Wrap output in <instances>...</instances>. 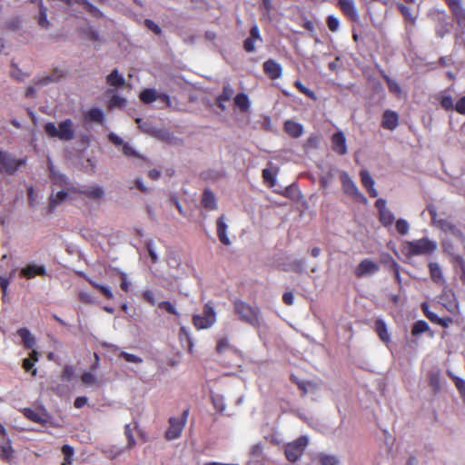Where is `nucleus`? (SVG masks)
<instances>
[{"label": "nucleus", "instance_id": "46", "mask_svg": "<svg viewBox=\"0 0 465 465\" xmlns=\"http://www.w3.org/2000/svg\"><path fill=\"white\" fill-rule=\"evenodd\" d=\"M440 104L447 111L453 110L454 108V103L450 95L441 94Z\"/></svg>", "mask_w": 465, "mask_h": 465}, {"label": "nucleus", "instance_id": "51", "mask_svg": "<svg viewBox=\"0 0 465 465\" xmlns=\"http://www.w3.org/2000/svg\"><path fill=\"white\" fill-rule=\"evenodd\" d=\"M132 426L131 424H126L125 425V431H124V434L126 436V439H127V444H128V447H133L135 443L134 441V436H133V433H132Z\"/></svg>", "mask_w": 465, "mask_h": 465}, {"label": "nucleus", "instance_id": "34", "mask_svg": "<svg viewBox=\"0 0 465 465\" xmlns=\"http://www.w3.org/2000/svg\"><path fill=\"white\" fill-rule=\"evenodd\" d=\"M379 220L382 225L390 226L393 223L395 217L394 214L387 209L379 213Z\"/></svg>", "mask_w": 465, "mask_h": 465}, {"label": "nucleus", "instance_id": "33", "mask_svg": "<svg viewBox=\"0 0 465 465\" xmlns=\"http://www.w3.org/2000/svg\"><path fill=\"white\" fill-rule=\"evenodd\" d=\"M6 441L0 446V456L5 461H11L13 457V449L10 445L9 440L5 439Z\"/></svg>", "mask_w": 465, "mask_h": 465}, {"label": "nucleus", "instance_id": "37", "mask_svg": "<svg viewBox=\"0 0 465 465\" xmlns=\"http://www.w3.org/2000/svg\"><path fill=\"white\" fill-rule=\"evenodd\" d=\"M86 280L96 289H98L106 298L113 299L114 294L111 289L106 285H102L90 278H86Z\"/></svg>", "mask_w": 465, "mask_h": 465}, {"label": "nucleus", "instance_id": "9", "mask_svg": "<svg viewBox=\"0 0 465 465\" xmlns=\"http://www.w3.org/2000/svg\"><path fill=\"white\" fill-rule=\"evenodd\" d=\"M25 163V160H17L6 152L0 151V169L13 173L16 169Z\"/></svg>", "mask_w": 465, "mask_h": 465}, {"label": "nucleus", "instance_id": "35", "mask_svg": "<svg viewBox=\"0 0 465 465\" xmlns=\"http://www.w3.org/2000/svg\"><path fill=\"white\" fill-rule=\"evenodd\" d=\"M211 398H212L213 407L217 411L223 412L225 411V409H226L225 400L223 395L215 394V395H212Z\"/></svg>", "mask_w": 465, "mask_h": 465}, {"label": "nucleus", "instance_id": "41", "mask_svg": "<svg viewBox=\"0 0 465 465\" xmlns=\"http://www.w3.org/2000/svg\"><path fill=\"white\" fill-rule=\"evenodd\" d=\"M94 372L95 371H89V372H84L81 377L83 383L85 385H88V386H94V385L97 384L98 380H97Z\"/></svg>", "mask_w": 465, "mask_h": 465}, {"label": "nucleus", "instance_id": "53", "mask_svg": "<svg viewBox=\"0 0 465 465\" xmlns=\"http://www.w3.org/2000/svg\"><path fill=\"white\" fill-rule=\"evenodd\" d=\"M453 110L460 114H465V96L460 97L459 101L454 104Z\"/></svg>", "mask_w": 465, "mask_h": 465}, {"label": "nucleus", "instance_id": "63", "mask_svg": "<svg viewBox=\"0 0 465 465\" xmlns=\"http://www.w3.org/2000/svg\"><path fill=\"white\" fill-rule=\"evenodd\" d=\"M422 309L426 316L433 322H436L438 320V316L428 310V306L426 304H422Z\"/></svg>", "mask_w": 465, "mask_h": 465}, {"label": "nucleus", "instance_id": "57", "mask_svg": "<svg viewBox=\"0 0 465 465\" xmlns=\"http://www.w3.org/2000/svg\"><path fill=\"white\" fill-rule=\"evenodd\" d=\"M255 40L248 37L243 44L244 49L246 52L252 53L255 50Z\"/></svg>", "mask_w": 465, "mask_h": 465}, {"label": "nucleus", "instance_id": "8", "mask_svg": "<svg viewBox=\"0 0 465 465\" xmlns=\"http://www.w3.org/2000/svg\"><path fill=\"white\" fill-rule=\"evenodd\" d=\"M343 191L346 194L353 197L358 201H365L364 195L360 193L354 182L351 179L347 173L341 172L340 174Z\"/></svg>", "mask_w": 465, "mask_h": 465}, {"label": "nucleus", "instance_id": "13", "mask_svg": "<svg viewBox=\"0 0 465 465\" xmlns=\"http://www.w3.org/2000/svg\"><path fill=\"white\" fill-rule=\"evenodd\" d=\"M338 5L341 9L343 14L346 16H348L351 20H359L360 15L357 11L354 0H338Z\"/></svg>", "mask_w": 465, "mask_h": 465}, {"label": "nucleus", "instance_id": "18", "mask_svg": "<svg viewBox=\"0 0 465 465\" xmlns=\"http://www.w3.org/2000/svg\"><path fill=\"white\" fill-rule=\"evenodd\" d=\"M399 124L398 114L391 110H387L383 114L382 126L389 130H394Z\"/></svg>", "mask_w": 465, "mask_h": 465}, {"label": "nucleus", "instance_id": "22", "mask_svg": "<svg viewBox=\"0 0 465 465\" xmlns=\"http://www.w3.org/2000/svg\"><path fill=\"white\" fill-rule=\"evenodd\" d=\"M233 93L234 91L229 84L223 86V93L216 99V104L222 111L226 109L225 102L232 98Z\"/></svg>", "mask_w": 465, "mask_h": 465}, {"label": "nucleus", "instance_id": "25", "mask_svg": "<svg viewBox=\"0 0 465 465\" xmlns=\"http://www.w3.org/2000/svg\"><path fill=\"white\" fill-rule=\"evenodd\" d=\"M106 80L107 84L114 87L122 86L125 83L124 76L117 69L113 70L112 73L108 74Z\"/></svg>", "mask_w": 465, "mask_h": 465}, {"label": "nucleus", "instance_id": "32", "mask_svg": "<svg viewBox=\"0 0 465 465\" xmlns=\"http://www.w3.org/2000/svg\"><path fill=\"white\" fill-rule=\"evenodd\" d=\"M37 22H38V25L42 28H45L46 29L50 25V22L47 19V9L43 5L42 2H40V5H39V16H38Z\"/></svg>", "mask_w": 465, "mask_h": 465}, {"label": "nucleus", "instance_id": "10", "mask_svg": "<svg viewBox=\"0 0 465 465\" xmlns=\"http://www.w3.org/2000/svg\"><path fill=\"white\" fill-rule=\"evenodd\" d=\"M380 270L377 262L371 259L362 260L355 268L354 274L358 278H362L376 273Z\"/></svg>", "mask_w": 465, "mask_h": 465}, {"label": "nucleus", "instance_id": "59", "mask_svg": "<svg viewBox=\"0 0 465 465\" xmlns=\"http://www.w3.org/2000/svg\"><path fill=\"white\" fill-rule=\"evenodd\" d=\"M145 25L148 29L159 35L161 33V28L152 20H145Z\"/></svg>", "mask_w": 465, "mask_h": 465}, {"label": "nucleus", "instance_id": "62", "mask_svg": "<svg viewBox=\"0 0 465 465\" xmlns=\"http://www.w3.org/2000/svg\"><path fill=\"white\" fill-rule=\"evenodd\" d=\"M143 296L152 305H155L156 304V300L154 298V295H153V292L145 291V292H143Z\"/></svg>", "mask_w": 465, "mask_h": 465}, {"label": "nucleus", "instance_id": "43", "mask_svg": "<svg viewBox=\"0 0 465 465\" xmlns=\"http://www.w3.org/2000/svg\"><path fill=\"white\" fill-rule=\"evenodd\" d=\"M119 356L122 357L123 359H124L127 362L139 364L143 361L141 357H139L135 354L126 352L124 351H121Z\"/></svg>", "mask_w": 465, "mask_h": 465}, {"label": "nucleus", "instance_id": "39", "mask_svg": "<svg viewBox=\"0 0 465 465\" xmlns=\"http://www.w3.org/2000/svg\"><path fill=\"white\" fill-rule=\"evenodd\" d=\"M62 452L64 457V461L62 463V465H71L74 461L73 456H74V450L69 445H64L62 448Z\"/></svg>", "mask_w": 465, "mask_h": 465}, {"label": "nucleus", "instance_id": "17", "mask_svg": "<svg viewBox=\"0 0 465 465\" xmlns=\"http://www.w3.org/2000/svg\"><path fill=\"white\" fill-rule=\"evenodd\" d=\"M45 268L44 265L28 264L21 270V275L25 278L31 279L35 275H45Z\"/></svg>", "mask_w": 465, "mask_h": 465}, {"label": "nucleus", "instance_id": "11", "mask_svg": "<svg viewBox=\"0 0 465 465\" xmlns=\"http://www.w3.org/2000/svg\"><path fill=\"white\" fill-rule=\"evenodd\" d=\"M331 148L333 152L340 155H344L348 152L347 140L342 131H338L331 137Z\"/></svg>", "mask_w": 465, "mask_h": 465}, {"label": "nucleus", "instance_id": "54", "mask_svg": "<svg viewBox=\"0 0 465 465\" xmlns=\"http://www.w3.org/2000/svg\"><path fill=\"white\" fill-rule=\"evenodd\" d=\"M250 38H252L256 42L257 41H259V42L262 41V39L261 37V35H260L259 27H258L257 25H253L252 27L251 28Z\"/></svg>", "mask_w": 465, "mask_h": 465}, {"label": "nucleus", "instance_id": "38", "mask_svg": "<svg viewBox=\"0 0 465 465\" xmlns=\"http://www.w3.org/2000/svg\"><path fill=\"white\" fill-rule=\"evenodd\" d=\"M86 117L90 121L102 123L104 121V113L99 108H93V109L89 110Z\"/></svg>", "mask_w": 465, "mask_h": 465}, {"label": "nucleus", "instance_id": "16", "mask_svg": "<svg viewBox=\"0 0 465 465\" xmlns=\"http://www.w3.org/2000/svg\"><path fill=\"white\" fill-rule=\"evenodd\" d=\"M22 411L28 420L35 423L45 424L47 421V415L44 410L35 411L30 408H25Z\"/></svg>", "mask_w": 465, "mask_h": 465}, {"label": "nucleus", "instance_id": "44", "mask_svg": "<svg viewBox=\"0 0 465 465\" xmlns=\"http://www.w3.org/2000/svg\"><path fill=\"white\" fill-rule=\"evenodd\" d=\"M396 230L399 233L405 235L410 231L409 223L405 219H399L395 223Z\"/></svg>", "mask_w": 465, "mask_h": 465}, {"label": "nucleus", "instance_id": "60", "mask_svg": "<svg viewBox=\"0 0 465 465\" xmlns=\"http://www.w3.org/2000/svg\"><path fill=\"white\" fill-rule=\"evenodd\" d=\"M108 138L115 145H121L123 147V145L125 143L122 138L114 133L109 134Z\"/></svg>", "mask_w": 465, "mask_h": 465}, {"label": "nucleus", "instance_id": "20", "mask_svg": "<svg viewBox=\"0 0 465 465\" xmlns=\"http://www.w3.org/2000/svg\"><path fill=\"white\" fill-rule=\"evenodd\" d=\"M217 234L219 237V240L224 244V245H230L231 241L227 235V229L228 225L224 222V216L222 215L217 220Z\"/></svg>", "mask_w": 465, "mask_h": 465}, {"label": "nucleus", "instance_id": "52", "mask_svg": "<svg viewBox=\"0 0 465 465\" xmlns=\"http://www.w3.org/2000/svg\"><path fill=\"white\" fill-rule=\"evenodd\" d=\"M384 78L387 81L388 87L391 90V92L399 94L401 93V88H400L399 84L395 81H393L390 77H388L387 75H385Z\"/></svg>", "mask_w": 465, "mask_h": 465}, {"label": "nucleus", "instance_id": "45", "mask_svg": "<svg viewBox=\"0 0 465 465\" xmlns=\"http://www.w3.org/2000/svg\"><path fill=\"white\" fill-rule=\"evenodd\" d=\"M179 337L182 341H185L187 342L188 350L192 352L193 344L192 339L190 337V333L188 332V331L186 330L185 327H181L180 332H179Z\"/></svg>", "mask_w": 465, "mask_h": 465}, {"label": "nucleus", "instance_id": "12", "mask_svg": "<svg viewBox=\"0 0 465 465\" xmlns=\"http://www.w3.org/2000/svg\"><path fill=\"white\" fill-rule=\"evenodd\" d=\"M62 74L58 71L54 72L49 76L43 77L39 79L35 85L29 86L26 89V96H32L40 87L46 85L50 83L57 82L61 77Z\"/></svg>", "mask_w": 465, "mask_h": 465}, {"label": "nucleus", "instance_id": "6", "mask_svg": "<svg viewBox=\"0 0 465 465\" xmlns=\"http://www.w3.org/2000/svg\"><path fill=\"white\" fill-rule=\"evenodd\" d=\"M309 440L306 436H302L290 442L285 447V455L290 462H295L303 453L307 447Z\"/></svg>", "mask_w": 465, "mask_h": 465}, {"label": "nucleus", "instance_id": "42", "mask_svg": "<svg viewBox=\"0 0 465 465\" xmlns=\"http://www.w3.org/2000/svg\"><path fill=\"white\" fill-rule=\"evenodd\" d=\"M428 330H429V325L426 322L418 321L414 323L411 332L413 335H419L420 333L425 332Z\"/></svg>", "mask_w": 465, "mask_h": 465}, {"label": "nucleus", "instance_id": "55", "mask_svg": "<svg viewBox=\"0 0 465 465\" xmlns=\"http://www.w3.org/2000/svg\"><path fill=\"white\" fill-rule=\"evenodd\" d=\"M400 11L401 12V14L409 20L414 22L415 21V17L411 15V10L409 7H407L406 5H398Z\"/></svg>", "mask_w": 465, "mask_h": 465}, {"label": "nucleus", "instance_id": "19", "mask_svg": "<svg viewBox=\"0 0 465 465\" xmlns=\"http://www.w3.org/2000/svg\"><path fill=\"white\" fill-rule=\"evenodd\" d=\"M360 175H361V183L365 186V188L368 190L370 195L371 197H377L378 192L374 187L375 183H374V180L372 179V177L371 176L370 173L366 170H362V171H361Z\"/></svg>", "mask_w": 465, "mask_h": 465}, {"label": "nucleus", "instance_id": "31", "mask_svg": "<svg viewBox=\"0 0 465 465\" xmlns=\"http://www.w3.org/2000/svg\"><path fill=\"white\" fill-rule=\"evenodd\" d=\"M67 193L64 190L57 192L55 194H52L50 197V209H54L58 204L63 203L67 198Z\"/></svg>", "mask_w": 465, "mask_h": 465}, {"label": "nucleus", "instance_id": "64", "mask_svg": "<svg viewBox=\"0 0 465 465\" xmlns=\"http://www.w3.org/2000/svg\"><path fill=\"white\" fill-rule=\"evenodd\" d=\"M79 298L83 302H85V303H93L94 302L93 297L85 292H81L79 294Z\"/></svg>", "mask_w": 465, "mask_h": 465}, {"label": "nucleus", "instance_id": "61", "mask_svg": "<svg viewBox=\"0 0 465 465\" xmlns=\"http://www.w3.org/2000/svg\"><path fill=\"white\" fill-rule=\"evenodd\" d=\"M262 452V447L261 444H255L254 446L252 447L251 449V455L253 457V458H258L261 456Z\"/></svg>", "mask_w": 465, "mask_h": 465}, {"label": "nucleus", "instance_id": "7", "mask_svg": "<svg viewBox=\"0 0 465 465\" xmlns=\"http://www.w3.org/2000/svg\"><path fill=\"white\" fill-rule=\"evenodd\" d=\"M189 415V410H184L180 418H170L169 428L165 432V438L169 440H175L180 437Z\"/></svg>", "mask_w": 465, "mask_h": 465}, {"label": "nucleus", "instance_id": "47", "mask_svg": "<svg viewBox=\"0 0 465 465\" xmlns=\"http://www.w3.org/2000/svg\"><path fill=\"white\" fill-rule=\"evenodd\" d=\"M158 307L160 309H163L166 311L167 312L173 314V315H179V312H177L175 306L171 303L170 302L164 301L158 303Z\"/></svg>", "mask_w": 465, "mask_h": 465}, {"label": "nucleus", "instance_id": "36", "mask_svg": "<svg viewBox=\"0 0 465 465\" xmlns=\"http://www.w3.org/2000/svg\"><path fill=\"white\" fill-rule=\"evenodd\" d=\"M376 330L379 334V337L381 338V340L382 341H384V342L390 341V335L388 333L386 325L384 324L383 322H381V321L376 322Z\"/></svg>", "mask_w": 465, "mask_h": 465}, {"label": "nucleus", "instance_id": "23", "mask_svg": "<svg viewBox=\"0 0 465 465\" xmlns=\"http://www.w3.org/2000/svg\"><path fill=\"white\" fill-rule=\"evenodd\" d=\"M86 197L94 200H100L104 197V189L99 185H92L82 191Z\"/></svg>", "mask_w": 465, "mask_h": 465}, {"label": "nucleus", "instance_id": "15", "mask_svg": "<svg viewBox=\"0 0 465 465\" xmlns=\"http://www.w3.org/2000/svg\"><path fill=\"white\" fill-rule=\"evenodd\" d=\"M263 69L266 74L272 79H278L282 74V65L272 59H269L264 62Z\"/></svg>", "mask_w": 465, "mask_h": 465}, {"label": "nucleus", "instance_id": "49", "mask_svg": "<svg viewBox=\"0 0 465 465\" xmlns=\"http://www.w3.org/2000/svg\"><path fill=\"white\" fill-rule=\"evenodd\" d=\"M119 277L121 279V289L124 292H128L130 287V282L127 273L124 272H119Z\"/></svg>", "mask_w": 465, "mask_h": 465}, {"label": "nucleus", "instance_id": "56", "mask_svg": "<svg viewBox=\"0 0 465 465\" xmlns=\"http://www.w3.org/2000/svg\"><path fill=\"white\" fill-rule=\"evenodd\" d=\"M122 150L126 156H139L136 151L127 143L123 145Z\"/></svg>", "mask_w": 465, "mask_h": 465}, {"label": "nucleus", "instance_id": "48", "mask_svg": "<svg viewBox=\"0 0 465 465\" xmlns=\"http://www.w3.org/2000/svg\"><path fill=\"white\" fill-rule=\"evenodd\" d=\"M295 86L304 94H306L308 97L315 100L316 95L313 91L304 86L300 81L295 82Z\"/></svg>", "mask_w": 465, "mask_h": 465}, {"label": "nucleus", "instance_id": "27", "mask_svg": "<svg viewBox=\"0 0 465 465\" xmlns=\"http://www.w3.org/2000/svg\"><path fill=\"white\" fill-rule=\"evenodd\" d=\"M202 203L206 209L209 210H214L217 207L215 197L213 193L209 190L204 191Z\"/></svg>", "mask_w": 465, "mask_h": 465}, {"label": "nucleus", "instance_id": "40", "mask_svg": "<svg viewBox=\"0 0 465 465\" xmlns=\"http://www.w3.org/2000/svg\"><path fill=\"white\" fill-rule=\"evenodd\" d=\"M126 99L119 96L117 94H114L109 102L110 108H123L126 105Z\"/></svg>", "mask_w": 465, "mask_h": 465}, {"label": "nucleus", "instance_id": "28", "mask_svg": "<svg viewBox=\"0 0 465 465\" xmlns=\"http://www.w3.org/2000/svg\"><path fill=\"white\" fill-rule=\"evenodd\" d=\"M430 277L433 280V282L437 283H442L444 282L443 274L441 272L440 267L436 262H430Z\"/></svg>", "mask_w": 465, "mask_h": 465}, {"label": "nucleus", "instance_id": "29", "mask_svg": "<svg viewBox=\"0 0 465 465\" xmlns=\"http://www.w3.org/2000/svg\"><path fill=\"white\" fill-rule=\"evenodd\" d=\"M450 10L455 16H464L465 15V8L462 6L461 0H446Z\"/></svg>", "mask_w": 465, "mask_h": 465}, {"label": "nucleus", "instance_id": "1", "mask_svg": "<svg viewBox=\"0 0 465 465\" xmlns=\"http://www.w3.org/2000/svg\"><path fill=\"white\" fill-rule=\"evenodd\" d=\"M233 305L234 312L238 316L239 320L254 328L260 327V311L257 307L252 306L240 300H236Z\"/></svg>", "mask_w": 465, "mask_h": 465}, {"label": "nucleus", "instance_id": "30", "mask_svg": "<svg viewBox=\"0 0 465 465\" xmlns=\"http://www.w3.org/2000/svg\"><path fill=\"white\" fill-rule=\"evenodd\" d=\"M317 461L321 465H336L341 462V460L334 455L321 453L317 457Z\"/></svg>", "mask_w": 465, "mask_h": 465}, {"label": "nucleus", "instance_id": "58", "mask_svg": "<svg viewBox=\"0 0 465 465\" xmlns=\"http://www.w3.org/2000/svg\"><path fill=\"white\" fill-rule=\"evenodd\" d=\"M453 381H454L455 386L457 387L459 391L461 394H465V381L459 377H453Z\"/></svg>", "mask_w": 465, "mask_h": 465}, {"label": "nucleus", "instance_id": "4", "mask_svg": "<svg viewBox=\"0 0 465 465\" xmlns=\"http://www.w3.org/2000/svg\"><path fill=\"white\" fill-rule=\"evenodd\" d=\"M428 211L430 214L431 215V219L433 223H436V216L437 213L434 207H428ZM437 225L446 233L447 236H451L458 240L465 248V236L463 235L462 232L454 224L445 221V220H440L437 222Z\"/></svg>", "mask_w": 465, "mask_h": 465}, {"label": "nucleus", "instance_id": "3", "mask_svg": "<svg viewBox=\"0 0 465 465\" xmlns=\"http://www.w3.org/2000/svg\"><path fill=\"white\" fill-rule=\"evenodd\" d=\"M405 250L410 255H430L437 250V243L428 238L406 242Z\"/></svg>", "mask_w": 465, "mask_h": 465}, {"label": "nucleus", "instance_id": "5", "mask_svg": "<svg viewBox=\"0 0 465 465\" xmlns=\"http://www.w3.org/2000/svg\"><path fill=\"white\" fill-rule=\"evenodd\" d=\"M193 322L197 330H203L212 327L216 322V313L214 309L211 305L205 304L203 314L194 315Z\"/></svg>", "mask_w": 465, "mask_h": 465}, {"label": "nucleus", "instance_id": "24", "mask_svg": "<svg viewBox=\"0 0 465 465\" xmlns=\"http://www.w3.org/2000/svg\"><path fill=\"white\" fill-rule=\"evenodd\" d=\"M17 333L21 337L25 347L30 349L35 346V338L26 328L19 329Z\"/></svg>", "mask_w": 465, "mask_h": 465}, {"label": "nucleus", "instance_id": "14", "mask_svg": "<svg viewBox=\"0 0 465 465\" xmlns=\"http://www.w3.org/2000/svg\"><path fill=\"white\" fill-rule=\"evenodd\" d=\"M140 99L144 104H151L158 99L169 104L170 98L166 94H159L154 89H145L140 94Z\"/></svg>", "mask_w": 465, "mask_h": 465}, {"label": "nucleus", "instance_id": "50", "mask_svg": "<svg viewBox=\"0 0 465 465\" xmlns=\"http://www.w3.org/2000/svg\"><path fill=\"white\" fill-rule=\"evenodd\" d=\"M340 26L339 19L333 15L328 16V27L331 31L336 32L338 31Z\"/></svg>", "mask_w": 465, "mask_h": 465}, {"label": "nucleus", "instance_id": "21", "mask_svg": "<svg viewBox=\"0 0 465 465\" xmlns=\"http://www.w3.org/2000/svg\"><path fill=\"white\" fill-rule=\"evenodd\" d=\"M284 130L293 138H298L303 134V126L292 120H288L284 123Z\"/></svg>", "mask_w": 465, "mask_h": 465}, {"label": "nucleus", "instance_id": "26", "mask_svg": "<svg viewBox=\"0 0 465 465\" xmlns=\"http://www.w3.org/2000/svg\"><path fill=\"white\" fill-rule=\"evenodd\" d=\"M235 105L242 111L246 112L250 108V100L247 94L242 93L234 97Z\"/></svg>", "mask_w": 465, "mask_h": 465}, {"label": "nucleus", "instance_id": "2", "mask_svg": "<svg viewBox=\"0 0 465 465\" xmlns=\"http://www.w3.org/2000/svg\"><path fill=\"white\" fill-rule=\"evenodd\" d=\"M45 132L49 137H56L62 141H70L74 137V128L72 120L66 119L56 126L54 123H47Z\"/></svg>", "mask_w": 465, "mask_h": 465}]
</instances>
